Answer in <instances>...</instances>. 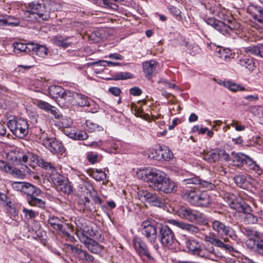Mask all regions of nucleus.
<instances>
[{"instance_id": "obj_36", "label": "nucleus", "mask_w": 263, "mask_h": 263, "mask_svg": "<svg viewBox=\"0 0 263 263\" xmlns=\"http://www.w3.org/2000/svg\"><path fill=\"white\" fill-rule=\"evenodd\" d=\"M210 203L209 196L205 192H202L198 196V206L206 207Z\"/></svg>"}, {"instance_id": "obj_10", "label": "nucleus", "mask_w": 263, "mask_h": 263, "mask_svg": "<svg viewBox=\"0 0 263 263\" xmlns=\"http://www.w3.org/2000/svg\"><path fill=\"white\" fill-rule=\"evenodd\" d=\"M67 104L80 107L90 106L86 96L78 93H72L70 91L69 92L68 95L66 97L65 105H66Z\"/></svg>"}, {"instance_id": "obj_50", "label": "nucleus", "mask_w": 263, "mask_h": 263, "mask_svg": "<svg viewBox=\"0 0 263 263\" xmlns=\"http://www.w3.org/2000/svg\"><path fill=\"white\" fill-rule=\"evenodd\" d=\"M22 212L24 214L26 219H32L35 218L37 215V213L35 212L32 210L27 209L24 207L22 209Z\"/></svg>"}, {"instance_id": "obj_44", "label": "nucleus", "mask_w": 263, "mask_h": 263, "mask_svg": "<svg viewBox=\"0 0 263 263\" xmlns=\"http://www.w3.org/2000/svg\"><path fill=\"white\" fill-rule=\"evenodd\" d=\"M186 246L188 251L192 254L197 253V242L194 240H189L186 242Z\"/></svg>"}, {"instance_id": "obj_40", "label": "nucleus", "mask_w": 263, "mask_h": 263, "mask_svg": "<svg viewBox=\"0 0 263 263\" xmlns=\"http://www.w3.org/2000/svg\"><path fill=\"white\" fill-rule=\"evenodd\" d=\"M247 156L240 153L235 154L233 157L234 165L239 166L241 164L245 163Z\"/></svg>"}, {"instance_id": "obj_47", "label": "nucleus", "mask_w": 263, "mask_h": 263, "mask_svg": "<svg viewBox=\"0 0 263 263\" xmlns=\"http://www.w3.org/2000/svg\"><path fill=\"white\" fill-rule=\"evenodd\" d=\"M250 112L257 118L263 116V107L259 105L251 106L249 107Z\"/></svg>"}, {"instance_id": "obj_8", "label": "nucleus", "mask_w": 263, "mask_h": 263, "mask_svg": "<svg viewBox=\"0 0 263 263\" xmlns=\"http://www.w3.org/2000/svg\"><path fill=\"white\" fill-rule=\"evenodd\" d=\"M159 238L162 245L166 248L172 246L175 240V235L167 226H161L159 228Z\"/></svg>"}, {"instance_id": "obj_7", "label": "nucleus", "mask_w": 263, "mask_h": 263, "mask_svg": "<svg viewBox=\"0 0 263 263\" xmlns=\"http://www.w3.org/2000/svg\"><path fill=\"white\" fill-rule=\"evenodd\" d=\"M149 157L158 161H169L173 157V153L166 146H159L152 148L148 154Z\"/></svg>"}, {"instance_id": "obj_19", "label": "nucleus", "mask_w": 263, "mask_h": 263, "mask_svg": "<svg viewBox=\"0 0 263 263\" xmlns=\"http://www.w3.org/2000/svg\"><path fill=\"white\" fill-rule=\"evenodd\" d=\"M175 187L176 184L175 182L165 176L156 191L168 194L172 193L175 190Z\"/></svg>"}, {"instance_id": "obj_11", "label": "nucleus", "mask_w": 263, "mask_h": 263, "mask_svg": "<svg viewBox=\"0 0 263 263\" xmlns=\"http://www.w3.org/2000/svg\"><path fill=\"white\" fill-rule=\"evenodd\" d=\"M7 158L14 165L20 164L21 162L27 163L29 159L31 161L33 156L31 153L25 154L18 150L11 151L7 154Z\"/></svg>"}, {"instance_id": "obj_12", "label": "nucleus", "mask_w": 263, "mask_h": 263, "mask_svg": "<svg viewBox=\"0 0 263 263\" xmlns=\"http://www.w3.org/2000/svg\"><path fill=\"white\" fill-rule=\"evenodd\" d=\"M212 228L219 235L228 236L233 240H236L237 238V236L234 231L220 221L214 220L212 222Z\"/></svg>"}, {"instance_id": "obj_16", "label": "nucleus", "mask_w": 263, "mask_h": 263, "mask_svg": "<svg viewBox=\"0 0 263 263\" xmlns=\"http://www.w3.org/2000/svg\"><path fill=\"white\" fill-rule=\"evenodd\" d=\"M34 104L37 106L40 109H42L46 112H50L54 116L56 119H60L61 115L59 114L58 109L48 103L41 100H36L34 102Z\"/></svg>"}, {"instance_id": "obj_27", "label": "nucleus", "mask_w": 263, "mask_h": 263, "mask_svg": "<svg viewBox=\"0 0 263 263\" xmlns=\"http://www.w3.org/2000/svg\"><path fill=\"white\" fill-rule=\"evenodd\" d=\"M23 193L27 194V197L39 196L41 194V191L31 184L25 182Z\"/></svg>"}, {"instance_id": "obj_3", "label": "nucleus", "mask_w": 263, "mask_h": 263, "mask_svg": "<svg viewBox=\"0 0 263 263\" xmlns=\"http://www.w3.org/2000/svg\"><path fill=\"white\" fill-rule=\"evenodd\" d=\"M7 125L12 133L19 138L25 137L28 133L29 125L26 119L20 118L10 120Z\"/></svg>"}, {"instance_id": "obj_35", "label": "nucleus", "mask_w": 263, "mask_h": 263, "mask_svg": "<svg viewBox=\"0 0 263 263\" xmlns=\"http://www.w3.org/2000/svg\"><path fill=\"white\" fill-rule=\"evenodd\" d=\"M239 64L245 68L248 69L250 71H252L256 67L255 63L253 60L249 58H242L239 59Z\"/></svg>"}, {"instance_id": "obj_31", "label": "nucleus", "mask_w": 263, "mask_h": 263, "mask_svg": "<svg viewBox=\"0 0 263 263\" xmlns=\"http://www.w3.org/2000/svg\"><path fill=\"white\" fill-rule=\"evenodd\" d=\"M22 168L24 170L23 171L18 168L14 167L10 165V170L9 172H7V173H9L14 177H20L26 173H29L30 172V169L28 168L27 165H22Z\"/></svg>"}, {"instance_id": "obj_58", "label": "nucleus", "mask_w": 263, "mask_h": 263, "mask_svg": "<svg viewBox=\"0 0 263 263\" xmlns=\"http://www.w3.org/2000/svg\"><path fill=\"white\" fill-rule=\"evenodd\" d=\"M245 221L248 223H255L257 222V218L253 214L249 213H245Z\"/></svg>"}, {"instance_id": "obj_26", "label": "nucleus", "mask_w": 263, "mask_h": 263, "mask_svg": "<svg viewBox=\"0 0 263 263\" xmlns=\"http://www.w3.org/2000/svg\"><path fill=\"white\" fill-rule=\"evenodd\" d=\"M168 222L171 224L176 226L183 230H186L191 232H196L197 228L194 226L184 223L181 221H178L175 219H170Z\"/></svg>"}, {"instance_id": "obj_38", "label": "nucleus", "mask_w": 263, "mask_h": 263, "mask_svg": "<svg viewBox=\"0 0 263 263\" xmlns=\"http://www.w3.org/2000/svg\"><path fill=\"white\" fill-rule=\"evenodd\" d=\"M56 186L58 190L64 193L69 194L72 192L71 186L68 182L64 179L62 181V183H59Z\"/></svg>"}, {"instance_id": "obj_64", "label": "nucleus", "mask_w": 263, "mask_h": 263, "mask_svg": "<svg viewBox=\"0 0 263 263\" xmlns=\"http://www.w3.org/2000/svg\"><path fill=\"white\" fill-rule=\"evenodd\" d=\"M202 224L204 226H206L208 224V219L202 214L198 215V224Z\"/></svg>"}, {"instance_id": "obj_17", "label": "nucleus", "mask_w": 263, "mask_h": 263, "mask_svg": "<svg viewBox=\"0 0 263 263\" xmlns=\"http://www.w3.org/2000/svg\"><path fill=\"white\" fill-rule=\"evenodd\" d=\"M133 243L136 252L140 256L144 255L149 259H153L148 252V249L145 243L140 238L135 237L133 239Z\"/></svg>"}, {"instance_id": "obj_48", "label": "nucleus", "mask_w": 263, "mask_h": 263, "mask_svg": "<svg viewBox=\"0 0 263 263\" xmlns=\"http://www.w3.org/2000/svg\"><path fill=\"white\" fill-rule=\"evenodd\" d=\"M92 177L97 181H103L106 178V175L102 170L96 169L92 172Z\"/></svg>"}, {"instance_id": "obj_1", "label": "nucleus", "mask_w": 263, "mask_h": 263, "mask_svg": "<svg viewBox=\"0 0 263 263\" xmlns=\"http://www.w3.org/2000/svg\"><path fill=\"white\" fill-rule=\"evenodd\" d=\"M200 10L203 18L207 24L212 26L223 35L232 36L233 37L236 36L238 33V29L239 28V25L238 24L229 22V24L227 25L223 22L211 17L208 9H206L205 7L203 9L201 6Z\"/></svg>"}, {"instance_id": "obj_9", "label": "nucleus", "mask_w": 263, "mask_h": 263, "mask_svg": "<svg viewBox=\"0 0 263 263\" xmlns=\"http://www.w3.org/2000/svg\"><path fill=\"white\" fill-rule=\"evenodd\" d=\"M49 96L62 105L66 103V97L68 95L69 91L65 90L63 87L58 85H51L48 88Z\"/></svg>"}, {"instance_id": "obj_2", "label": "nucleus", "mask_w": 263, "mask_h": 263, "mask_svg": "<svg viewBox=\"0 0 263 263\" xmlns=\"http://www.w3.org/2000/svg\"><path fill=\"white\" fill-rule=\"evenodd\" d=\"M141 175V179L146 182L151 188L155 191L166 176L163 172L155 168L146 169L142 172Z\"/></svg>"}, {"instance_id": "obj_59", "label": "nucleus", "mask_w": 263, "mask_h": 263, "mask_svg": "<svg viewBox=\"0 0 263 263\" xmlns=\"http://www.w3.org/2000/svg\"><path fill=\"white\" fill-rule=\"evenodd\" d=\"M200 186H202L209 190H212L214 187V184L211 182L198 179V189Z\"/></svg>"}, {"instance_id": "obj_37", "label": "nucleus", "mask_w": 263, "mask_h": 263, "mask_svg": "<svg viewBox=\"0 0 263 263\" xmlns=\"http://www.w3.org/2000/svg\"><path fill=\"white\" fill-rule=\"evenodd\" d=\"M200 157L205 161L210 162H215L219 159L217 153L214 152H210L206 153L201 154Z\"/></svg>"}, {"instance_id": "obj_46", "label": "nucleus", "mask_w": 263, "mask_h": 263, "mask_svg": "<svg viewBox=\"0 0 263 263\" xmlns=\"http://www.w3.org/2000/svg\"><path fill=\"white\" fill-rule=\"evenodd\" d=\"M241 232L247 236L249 237V238H259V237L262 235V234L256 232L254 231H253L251 229H249L248 228H242L241 229Z\"/></svg>"}, {"instance_id": "obj_45", "label": "nucleus", "mask_w": 263, "mask_h": 263, "mask_svg": "<svg viewBox=\"0 0 263 263\" xmlns=\"http://www.w3.org/2000/svg\"><path fill=\"white\" fill-rule=\"evenodd\" d=\"M261 8L255 6H250L248 8V11L250 13L253 17L259 22V16L260 14Z\"/></svg>"}, {"instance_id": "obj_63", "label": "nucleus", "mask_w": 263, "mask_h": 263, "mask_svg": "<svg viewBox=\"0 0 263 263\" xmlns=\"http://www.w3.org/2000/svg\"><path fill=\"white\" fill-rule=\"evenodd\" d=\"M129 93L134 96H139L141 95L142 90L138 87H134L129 89Z\"/></svg>"}, {"instance_id": "obj_62", "label": "nucleus", "mask_w": 263, "mask_h": 263, "mask_svg": "<svg viewBox=\"0 0 263 263\" xmlns=\"http://www.w3.org/2000/svg\"><path fill=\"white\" fill-rule=\"evenodd\" d=\"M10 165L7 162L0 160V170L7 173V172H9L10 170Z\"/></svg>"}, {"instance_id": "obj_52", "label": "nucleus", "mask_w": 263, "mask_h": 263, "mask_svg": "<svg viewBox=\"0 0 263 263\" xmlns=\"http://www.w3.org/2000/svg\"><path fill=\"white\" fill-rule=\"evenodd\" d=\"M245 163L249 167L250 169L253 171H256L259 169V166L256 163V162L248 156H247Z\"/></svg>"}, {"instance_id": "obj_6", "label": "nucleus", "mask_w": 263, "mask_h": 263, "mask_svg": "<svg viewBox=\"0 0 263 263\" xmlns=\"http://www.w3.org/2000/svg\"><path fill=\"white\" fill-rule=\"evenodd\" d=\"M225 198H227V202L233 209L240 213H249L251 211V207L247 204L240 197H237L235 195L226 194Z\"/></svg>"}, {"instance_id": "obj_4", "label": "nucleus", "mask_w": 263, "mask_h": 263, "mask_svg": "<svg viewBox=\"0 0 263 263\" xmlns=\"http://www.w3.org/2000/svg\"><path fill=\"white\" fill-rule=\"evenodd\" d=\"M29 13L39 21H47L50 18L49 11L42 0L34 1L30 4Z\"/></svg>"}, {"instance_id": "obj_39", "label": "nucleus", "mask_w": 263, "mask_h": 263, "mask_svg": "<svg viewBox=\"0 0 263 263\" xmlns=\"http://www.w3.org/2000/svg\"><path fill=\"white\" fill-rule=\"evenodd\" d=\"M50 178L53 183L56 185L59 183H62V181L64 180V176L57 172L55 168L51 171Z\"/></svg>"}, {"instance_id": "obj_14", "label": "nucleus", "mask_w": 263, "mask_h": 263, "mask_svg": "<svg viewBox=\"0 0 263 263\" xmlns=\"http://www.w3.org/2000/svg\"><path fill=\"white\" fill-rule=\"evenodd\" d=\"M142 233L147 238L151 243L154 244L157 239V229L154 226L149 223L148 221L142 222Z\"/></svg>"}, {"instance_id": "obj_55", "label": "nucleus", "mask_w": 263, "mask_h": 263, "mask_svg": "<svg viewBox=\"0 0 263 263\" xmlns=\"http://www.w3.org/2000/svg\"><path fill=\"white\" fill-rule=\"evenodd\" d=\"M0 199L3 204H5L8 207H10L11 202L9 197L5 193L0 192Z\"/></svg>"}, {"instance_id": "obj_20", "label": "nucleus", "mask_w": 263, "mask_h": 263, "mask_svg": "<svg viewBox=\"0 0 263 263\" xmlns=\"http://www.w3.org/2000/svg\"><path fill=\"white\" fill-rule=\"evenodd\" d=\"M178 213L181 218L191 222L196 220L197 218V212L190 208L181 207L178 210Z\"/></svg>"}, {"instance_id": "obj_30", "label": "nucleus", "mask_w": 263, "mask_h": 263, "mask_svg": "<svg viewBox=\"0 0 263 263\" xmlns=\"http://www.w3.org/2000/svg\"><path fill=\"white\" fill-rule=\"evenodd\" d=\"M32 48L31 51L40 57L44 58L48 54V49L45 46L32 43Z\"/></svg>"}, {"instance_id": "obj_60", "label": "nucleus", "mask_w": 263, "mask_h": 263, "mask_svg": "<svg viewBox=\"0 0 263 263\" xmlns=\"http://www.w3.org/2000/svg\"><path fill=\"white\" fill-rule=\"evenodd\" d=\"M88 137L86 133L80 131L74 134V139L78 140H84Z\"/></svg>"}, {"instance_id": "obj_13", "label": "nucleus", "mask_w": 263, "mask_h": 263, "mask_svg": "<svg viewBox=\"0 0 263 263\" xmlns=\"http://www.w3.org/2000/svg\"><path fill=\"white\" fill-rule=\"evenodd\" d=\"M43 144L52 154H62L64 151L62 143L55 138L46 136L42 140Z\"/></svg>"}, {"instance_id": "obj_61", "label": "nucleus", "mask_w": 263, "mask_h": 263, "mask_svg": "<svg viewBox=\"0 0 263 263\" xmlns=\"http://www.w3.org/2000/svg\"><path fill=\"white\" fill-rule=\"evenodd\" d=\"M98 156L97 154L93 152H90L87 154V158L91 163H95L98 160Z\"/></svg>"}, {"instance_id": "obj_5", "label": "nucleus", "mask_w": 263, "mask_h": 263, "mask_svg": "<svg viewBox=\"0 0 263 263\" xmlns=\"http://www.w3.org/2000/svg\"><path fill=\"white\" fill-rule=\"evenodd\" d=\"M138 198L142 202H148L150 205L158 208H163L165 205L163 199L156 193L148 192L146 190H140L138 192Z\"/></svg>"}, {"instance_id": "obj_54", "label": "nucleus", "mask_w": 263, "mask_h": 263, "mask_svg": "<svg viewBox=\"0 0 263 263\" xmlns=\"http://www.w3.org/2000/svg\"><path fill=\"white\" fill-rule=\"evenodd\" d=\"M206 133L208 138H211L214 136V132L212 129H209L208 127H200L198 129V134H204Z\"/></svg>"}, {"instance_id": "obj_53", "label": "nucleus", "mask_w": 263, "mask_h": 263, "mask_svg": "<svg viewBox=\"0 0 263 263\" xmlns=\"http://www.w3.org/2000/svg\"><path fill=\"white\" fill-rule=\"evenodd\" d=\"M256 251L261 255H263V235L256 240Z\"/></svg>"}, {"instance_id": "obj_23", "label": "nucleus", "mask_w": 263, "mask_h": 263, "mask_svg": "<svg viewBox=\"0 0 263 263\" xmlns=\"http://www.w3.org/2000/svg\"><path fill=\"white\" fill-rule=\"evenodd\" d=\"M69 248L71 251L75 254V255H77L80 259L89 262H92L93 261V257L88 254L87 252L72 245H70Z\"/></svg>"}, {"instance_id": "obj_29", "label": "nucleus", "mask_w": 263, "mask_h": 263, "mask_svg": "<svg viewBox=\"0 0 263 263\" xmlns=\"http://www.w3.org/2000/svg\"><path fill=\"white\" fill-rule=\"evenodd\" d=\"M189 187L193 189V190L191 189L186 191L184 194V197L191 204L196 205L197 203V194L196 188L191 186Z\"/></svg>"}, {"instance_id": "obj_34", "label": "nucleus", "mask_w": 263, "mask_h": 263, "mask_svg": "<svg viewBox=\"0 0 263 263\" xmlns=\"http://www.w3.org/2000/svg\"><path fill=\"white\" fill-rule=\"evenodd\" d=\"M13 47L15 50L20 52H30L32 49V43L24 44L22 43L15 42L13 43Z\"/></svg>"}, {"instance_id": "obj_15", "label": "nucleus", "mask_w": 263, "mask_h": 263, "mask_svg": "<svg viewBox=\"0 0 263 263\" xmlns=\"http://www.w3.org/2000/svg\"><path fill=\"white\" fill-rule=\"evenodd\" d=\"M201 3V7L203 9H204V7L206 9H208V11L210 14H215L220 18L225 20L226 16L227 15V13L229 14V12H228L226 9L221 7L220 5L216 4L212 5V4L209 3L206 4L205 2L203 1H202Z\"/></svg>"}, {"instance_id": "obj_41", "label": "nucleus", "mask_w": 263, "mask_h": 263, "mask_svg": "<svg viewBox=\"0 0 263 263\" xmlns=\"http://www.w3.org/2000/svg\"><path fill=\"white\" fill-rule=\"evenodd\" d=\"M86 129L90 133L96 132H100L103 130V127L97 124L96 123H93L92 121L90 120H87L86 121Z\"/></svg>"}, {"instance_id": "obj_49", "label": "nucleus", "mask_w": 263, "mask_h": 263, "mask_svg": "<svg viewBox=\"0 0 263 263\" xmlns=\"http://www.w3.org/2000/svg\"><path fill=\"white\" fill-rule=\"evenodd\" d=\"M37 163L40 166L46 170H50L52 171L54 168H55V167L52 163L50 162H47L42 158L37 159Z\"/></svg>"}, {"instance_id": "obj_32", "label": "nucleus", "mask_w": 263, "mask_h": 263, "mask_svg": "<svg viewBox=\"0 0 263 263\" xmlns=\"http://www.w3.org/2000/svg\"><path fill=\"white\" fill-rule=\"evenodd\" d=\"M48 223L55 230L61 231L63 227V221L56 216H51L48 219Z\"/></svg>"}, {"instance_id": "obj_28", "label": "nucleus", "mask_w": 263, "mask_h": 263, "mask_svg": "<svg viewBox=\"0 0 263 263\" xmlns=\"http://www.w3.org/2000/svg\"><path fill=\"white\" fill-rule=\"evenodd\" d=\"M72 39V37H67L64 39L61 36H57L53 39V43L59 47L65 48L69 47L73 43L72 41H69Z\"/></svg>"}, {"instance_id": "obj_25", "label": "nucleus", "mask_w": 263, "mask_h": 263, "mask_svg": "<svg viewBox=\"0 0 263 263\" xmlns=\"http://www.w3.org/2000/svg\"><path fill=\"white\" fill-rule=\"evenodd\" d=\"M215 54L217 57L226 62H228L232 56V53L230 49L219 47L216 48Z\"/></svg>"}, {"instance_id": "obj_21", "label": "nucleus", "mask_w": 263, "mask_h": 263, "mask_svg": "<svg viewBox=\"0 0 263 263\" xmlns=\"http://www.w3.org/2000/svg\"><path fill=\"white\" fill-rule=\"evenodd\" d=\"M157 63L155 60H150L144 62L142 64V69L145 77L151 79L155 73Z\"/></svg>"}, {"instance_id": "obj_24", "label": "nucleus", "mask_w": 263, "mask_h": 263, "mask_svg": "<svg viewBox=\"0 0 263 263\" xmlns=\"http://www.w3.org/2000/svg\"><path fill=\"white\" fill-rule=\"evenodd\" d=\"M20 24L19 20L10 15H0L1 26H16Z\"/></svg>"}, {"instance_id": "obj_43", "label": "nucleus", "mask_w": 263, "mask_h": 263, "mask_svg": "<svg viewBox=\"0 0 263 263\" xmlns=\"http://www.w3.org/2000/svg\"><path fill=\"white\" fill-rule=\"evenodd\" d=\"M84 210L90 212L97 211L96 207L94 203L90 202V199L87 197H85L83 200Z\"/></svg>"}, {"instance_id": "obj_57", "label": "nucleus", "mask_w": 263, "mask_h": 263, "mask_svg": "<svg viewBox=\"0 0 263 263\" xmlns=\"http://www.w3.org/2000/svg\"><path fill=\"white\" fill-rule=\"evenodd\" d=\"M61 124L63 127L65 128H68L70 127V126L72 124V120L67 117H63L61 115Z\"/></svg>"}, {"instance_id": "obj_33", "label": "nucleus", "mask_w": 263, "mask_h": 263, "mask_svg": "<svg viewBox=\"0 0 263 263\" xmlns=\"http://www.w3.org/2000/svg\"><path fill=\"white\" fill-rule=\"evenodd\" d=\"M36 196L27 197V200L29 205L44 209L45 207V202L38 198Z\"/></svg>"}, {"instance_id": "obj_42", "label": "nucleus", "mask_w": 263, "mask_h": 263, "mask_svg": "<svg viewBox=\"0 0 263 263\" xmlns=\"http://www.w3.org/2000/svg\"><path fill=\"white\" fill-rule=\"evenodd\" d=\"M114 79L115 80H125L132 79L134 77L133 74L126 72H119L116 73L114 76Z\"/></svg>"}, {"instance_id": "obj_51", "label": "nucleus", "mask_w": 263, "mask_h": 263, "mask_svg": "<svg viewBox=\"0 0 263 263\" xmlns=\"http://www.w3.org/2000/svg\"><path fill=\"white\" fill-rule=\"evenodd\" d=\"M245 52L251 53L256 56H259V45L253 46H249L244 48Z\"/></svg>"}, {"instance_id": "obj_22", "label": "nucleus", "mask_w": 263, "mask_h": 263, "mask_svg": "<svg viewBox=\"0 0 263 263\" xmlns=\"http://www.w3.org/2000/svg\"><path fill=\"white\" fill-rule=\"evenodd\" d=\"M83 239L82 242L90 252L96 254L101 252V246L97 241L89 237H84Z\"/></svg>"}, {"instance_id": "obj_56", "label": "nucleus", "mask_w": 263, "mask_h": 263, "mask_svg": "<svg viewBox=\"0 0 263 263\" xmlns=\"http://www.w3.org/2000/svg\"><path fill=\"white\" fill-rule=\"evenodd\" d=\"M25 182H14L12 183V188L17 191L23 192Z\"/></svg>"}, {"instance_id": "obj_18", "label": "nucleus", "mask_w": 263, "mask_h": 263, "mask_svg": "<svg viewBox=\"0 0 263 263\" xmlns=\"http://www.w3.org/2000/svg\"><path fill=\"white\" fill-rule=\"evenodd\" d=\"M216 83L220 86H222L229 90L236 92L246 90V88L240 84L235 83L230 80H215Z\"/></svg>"}]
</instances>
